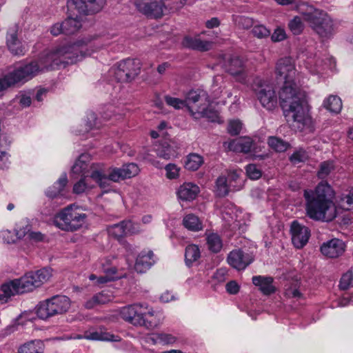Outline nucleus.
<instances>
[{
  "label": "nucleus",
  "mask_w": 353,
  "mask_h": 353,
  "mask_svg": "<svg viewBox=\"0 0 353 353\" xmlns=\"http://www.w3.org/2000/svg\"><path fill=\"white\" fill-rule=\"evenodd\" d=\"M101 47V42L95 40L86 44L77 43L63 46L46 52L38 61L19 67L0 79V92L32 79L45 69L54 70L61 65L76 63Z\"/></svg>",
  "instance_id": "f257e3e1"
},
{
  "label": "nucleus",
  "mask_w": 353,
  "mask_h": 353,
  "mask_svg": "<svg viewBox=\"0 0 353 353\" xmlns=\"http://www.w3.org/2000/svg\"><path fill=\"white\" fill-rule=\"evenodd\" d=\"M279 99L285 117L292 119L299 128L310 124L307 94L297 83L283 84L279 92Z\"/></svg>",
  "instance_id": "f03ea898"
},
{
  "label": "nucleus",
  "mask_w": 353,
  "mask_h": 353,
  "mask_svg": "<svg viewBox=\"0 0 353 353\" xmlns=\"http://www.w3.org/2000/svg\"><path fill=\"white\" fill-rule=\"evenodd\" d=\"M334 191L325 181H321L315 190H305L307 215L314 220L331 221L335 217L333 198Z\"/></svg>",
  "instance_id": "7ed1b4c3"
},
{
  "label": "nucleus",
  "mask_w": 353,
  "mask_h": 353,
  "mask_svg": "<svg viewBox=\"0 0 353 353\" xmlns=\"http://www.w3.org/2000/svg\"><path fill=\"white\" fill-rule=\"evenodd\" d=\"M119 314L125 321L136 326H144L147 329L156 328L163 319L161 312L154 311L145 303H137L123 307Z\"/></svg>",
  "instance_id": "20e7f679"
},
{
  "label": "nucleus",
  "mask_w": 353,
  "mask_h": 353,
  "mask_svg": "<svg viewBox=\"0 0 353 353\" xmlns=\"http://www.w3.org/2000/svg\"><path fill=\"white\" fill-rule=\"evenodd\" d=\"M303 19L322 39L331 38L335 32V24L331 17L323 10L303 4L299 8Z\"/></svg>",
  "instance_id": "39448f33"
},
{
  "label": "nucleus",
  "mask_w": 353,
  "mask_h": 353,
  "mask_svg": "<svg viewBox=\"0 0 353 353\" xmlns=\"http://www.w3.org/2000/svg\"><path fill=\"white\" fill-rule=\"evenodd\" d=\"M88 216L80 209L70 205L63 208L54 218V224L59 229L74 232L81 229L86 223Z\"/></svg>",
  "instance_id": "423d86ee"
},
{
  "label": "nucleus",
  "mask_w": 353,
  "mask_h": 353,
  "mask_svg": "<svg viewBox=\"0 0 353 353\" xmlns=\"http://www.w3.org/2000/svg\"><path fill=\"white\" fill-rule=\"evenodd\" d=\"M70 307L69 298L57 295L41 302L37 306V314L39 319H47L54 315L66 312Z\"/></svg>",
  "instance_id": "0eeeda50"
},
{
  "label": "nucleus",
  "mask_w": 353,
  "mask_h": 353,
  "mask_svg": "<svg viewBox=\"0 0 353 353\" xmlns=\"http://www.w3.org/2000/svg\"><path fill=\"white\" fill-rule=\"evenodd\" d=\"M254 91L264 108L273 110L277 107V96L272 84L262 79H256L254 84Z\"/></svg>",
  "instance_id": "6e6552de"
},
{
  "label": "nucleus",
  "mask_w": 353,
  "mask_h": 353,
  "mask_svg": "<svg viewBox=\"0 0 353 353\" xmlns=\"http://www.w3.org/2000/svg\"><path fill=\"white\" fill-rule=\"evenodd\" d=\"M141 63L138 59H127L113 68L115 79L121 82H130L140 73Z\"/></svg>",
  "instance_id": "1a4fd4ad"
},
{
  "label": "nucleus",
  "mask_w": 353,
  "mask_h": 353,
  "mask_svg": "<svg viewBox=\"0 0 353 353\" xmlns=\"http://www.w3.org/2000/svg\"><path fill=\"white\" fill-rule=\"evenodd\" d=\"M275 70L277 79L283 81V84L296 83L298 73L291 58L285 57L279 59Z\"/></svg>",
  "instance_id": "9d476101"
},
{
  "label": "nucleus",
  "mask_w": 353,
  "mask_h": 353,
  "mask_svg": "<svg viewBox=\"0 0 353 353\" xmlns=\"http://www.w3.org/2000/svg\"><path fill=\"white\" fill-rule=\"evenodd\" d=\"M90 177L101 188H105L110 185L109 181L119 182L125 180L122 167L111 168L108 173L105 174L102 170H92Z\"/></svg>",
  "instance_id": "9b49d317"
},
{
  "label": "nucleus",
  "mask_w": 353,
  "mask_h": 353,
  "mask_svg": "<svg viewBox=\"0 0 353 353\" xmlns=\"http://www.w3.org/2000/svg\"><path fill=\"white\" fill-rule=\"evenodd\" d=\"M133 4L137 10L148 17L154 18L161 17L165 3L156 0H134Z\"/></svg>",
  "instance_id": "f8f14e48"
},
{
  "label": "nucleus",
  "mask_w": 353,
  "mask_h": 353,
  "mask_svg": "<svg viewBox=\"0 0 353 353\" xmlns=\"http://www.w3.org/2000/svg\"><path fill=\"white\" fill-rule=\"evenodd\" d=\"M108 230L110 235L119 239L124 236L137 234L141 231V228L139 224L127 220L110 226Z\"/></svg>",
  "instance_id": "ddd939ff"
},
{
  "label": "nucleus",
  "mask_w": 353,
  "mask_h": 353,
  "mask_svg": "<svg viewBox=\"0 0 353 353\" xmlns=\"http://www.w3.org/2000/svg\"><path fill=\"white\" fill-rule=\"evenodd\" d=\"M253 256L241 249L231 251L228 256L227 261L230 265L238 270L245 269L252 263Z\"/></svg>",
  "instance_id": "4468645a"
},
{
  "label": "nucleus",
  "mask_w": 353,
  "mask_h": 353,
  "mask_svg": "<svg viewBox=\"0 0 353 353\" xmlns=\"http://www.w3.org/2000/svg\"><path fill=\"white\" fill-rule=\"evenodd\" d=\"M292 242L296 248H303L307 243L310 231L308 228L294 221L291 225Z\"/></svg>",
  "instance_id": "2eb2a0df"
},
{
  "label": "nucleus",
  "mask_w": 353,
  "mask_h": 353,
  "mask_svg": "<svg viewBox=\"0 0 353 353\" xmlns=\"http://www.w3.org/2000/svg\"><path fill=\"white\" fill-rule=\"evenodd\" d=\"M208 94L203 90H192L187 94L185 102L186 107L193 117L197 112L192 109L193 106L201 108L203 104L210 100Z\"/></svg>",
  "instance_id": "dca6fc26"
},
{
  "label": "nucleus",
  "mask_w": 353,
  "mask_h": 353,
  "mask_svg": "<svg viewBox=\"0 0 353 353\" xmlns=\"http://www.w3.org/2000/svg\"><path fill=\"white\" fill-rule=\"evenodd\" d=\"M345 251L344 243L339 239H332L324 243L321 247V253L329 258H336Z\"/></svg>",
  "instance_id": "f3484780"
},
{
  "label": "nucleus",
  "mask_w": 353,
  "mask_h": 353,
  "mask_svg": "<svg viewBox=\"0 0 353 353\" xmlns=\"http://www.w3.org/2000/svg\"><path fill=\"white\" fill-rule=\"evenodd\" d=\"M155 263L154 255L151 250H143L137 256L134 270L139 273H143L149 270Z\"/></svg>",
  "instance_id": "a211bd4d"
},
{
  "label": "nucleus",
  "mask_w": 353,
  "mask_h": 353,
  "mask_svg": "<svg viewBox=\"0 0 353 353\" xmlns=\"http://www.w3.org/2000/svg\"><path fill=\"white\" fill-rule=\"evenodd\" d=\"M224 145L230 151L248 153L253 147V141L250 137H243L225 142Z\"/></svg>",
  "instance_id": "6ab92c4d"
},
{
  "label": "nucleus",
  "mask_w": 353,
  "mask_h": 353,
  "mask_svg": "<svg viewBox=\"0 0 353 353\" xmlns=\"http://www.w3.org/2000/svg\"><path fill=\"white\" fill-rule=\"evenodd\" d=\"M200 192L199 187L192 183H184L177 190L178 197L183 201H192Z\"/></svg>",
  "instance_id": "aec40b11"
},
{
  "label": "nucleus",
  "mask_w": 353,
  "mask_h": 353,
  "mask_svg": "<svg viewBox=\"0 0 353 353\" xmlns=\"http://www.w3.org/2000/svg\"><path fill=\"white\" fill-rule=\"evenodd\" d=\"M113 299L112 293L110 291L103 290L88 299L84 304L87 309H92L97 305H103L109 303Z\"/></svg>",
  "instance_id": "412c9836"
},
{
  "label": "nucleus",
  "mask_w": 353,
  "mask_h": 353,
  "mask_svg": "<svg viewBox=\"0 0 353 353\" xmlns=\"http://www.w3.org/2000/svg\"><path fill=\"white\" fill-rule=\"evenodd\" d=\"M254 285L265 295H270L275 292V288L272 285L273 278L271 276H254L252 279Z\"/></svg>",
  "instance_id": "4be33fe9"
},
{
  "label": "nucleus",
  "mask_w": 353,
  "mask_h": 353,
  "mask_svg": "<svg viewBox=\"0 0 353 353\" xmlns=\"http://www.w3.org/2000/svg\"><path fill=\"white\" fill-rule=\"evenodd\" d=\"M182 44L185 48L199 51H207L212 48V42L203 41L199 37H185Z\"/></svg>",
  "instance_id": "5701e85b"
},
{
  "label": "nucleus",
  "mask_w": 353,
  "mask_h": 353,
  "mask_svg": "<svg viewBox=\"0 0 353 353\" xmlns=\"http://www.w3.org/2000/svg\"><path fill=\"white\" fill-rule=\"evenodd\" d=\"M192 109L197 111L193 116L196 119L206 118L210 121H215L218 118L217 111L210 105V99L203 104L201 108L193 106Z\"/></svg>",
  "instance_id": "b1692460"
},
{
  "label": "nucleus",
  "mask_w": 353,
  "mask_h": 353,
  "mask_svg": "<svg viewBox=\"0 0 353 353\" xmlns=\"http://www.w3.org/2000/svg\"><path fill=\"white\" fill-rule=\"evenodd\" d=\"M70 338L104 341H119L121 340L119 336L112 334L110 332H85L83 336L77 334Z\"/></svg>",
  "instance_id": "393cba45"
},
{
  "label": "nucleus",
  "mask_w": 353,
  "mask_h": 353,
  "mask_svg": "<svg viewBox=\"0 0 353 353\" xmlns=\"http://www.w3.org/2000/svg\"><path fill=\"white\" fill-rule=\"evenodd\" d=\"M0 300L7 302L8 299L16 294H22L19 286L17 284V279L4 283L1 288Z\"/></svg>",
  "instance_id": "a878e982"
},
{
  "label": "nucleus",
  "mask_w": 353,
  "mask_h": 353,
  "mask_svg": "<svg viewBox=\"0 0 353 353\" xmlns=\"http://www.w3.org/2000/svg\"><path fill=\"white\" fill-rule=\"evenodd\" d=\"M90 161V156L88 154H81L72 168V173L81 176H88L87 172Z\"/></svg>",
  "instance_id": "bb28decb"
},
{
  "label": "nucleus",
  "mask_w": 353,
  "mask_h": 353,
  "mask_svg": "<svg viewBox=\"0 0 353 353\" xmlns=\"http://www.w3.org/2000/svg\"><path fill=\"white\" fill-rule=\"evenodd\" d=\"M32 281L35 283L36 288L47 282L52 276V270L50 268H43L36 272H30L28 273Z\"/></svg>",
  "instance_id": "cd10ccee"
},
{
  "label": "nucleus",
  "mask_w": 353,
  "mask_h": 353,
  "mask_svg": "<svg viewBox=\"0 0 353 353\" xmlns=\"http://www.w3.org/2000/svg\"><path fill=\"white\" fill-rule=\"evenodd\" d=\"M34 327V323L27 314H21L14 319L9 325L11 331L19 330H30Z\"/></svg>",
  "instance_id": "c85d7f7f"
},
{
  "label": "nucleus",
  "mask_w": 353,
  "mask_h": 353,
  "mask_svg": "<svg viewBox=\"0 0 353 353\" xmlns=\"http://www.w3.org/2000/svg\"><path fill=\"white\" fill-rule=\"evenodd\" d=\"M225 69L228 72L233 76L241 74L244 70V65L243 61L237 56L231 57L226 65Z\"/></svg>",
  "instance_id": "c756f323"
},
{
  "label": "nucleus",
  "mask_w": 353,
  "mask_h": 353,
  "mask_svg": "<svg viewBox=\"0 0 353 353\" xmlns=\"http://www.w3.org/2000/svg\"><path fill=\"white\" fill-rule=\"evenodd\" d=\"M68 183L66 174H63L54 185L50 187L46 191V196L50 199H54L61 194L65 186Z\"/></svg>",
  "instance_id": "7c9ffc66"
},
{
  "label": "nucleus",
  "mask_w": 353,
  "mask_h": 353,
  "mask_svg": "<svg viewBox=\"0 0 353 353\" xmlns=\"http://www.w3.org/2000/svg\"><path fill=\"white\" fill-rule=\"evenodd\" d=\"M147 341L153 344H172L175 341V337L168 332H152L148 334Z\"/></svg>",
  "instance_id": "2f4dec72"
},
{
  "label": "nucleus",
  "mask_w": 353,
  "mask_h": 353,
  "mask_svg": "<svg viewBox=\"0 0 353 353\" xmlns=\"http://www.w3.org/2000/svg\"><path fill=\"white\" fill-rule=\"evenodd\" d=\"M335 67V60L332 57H327L325 60L318 59L314 67L309 68V70L313 74L322 73L325 69L330 70Z\"/></svg>",
  "instance_id": "473e14b6"
},
{
  "label": "nucleus",
  "mask_w": 353,
  "mask_h": 353,
  "mask_svg": "<svg viewBox=\"0 0 353 353\" xmlns=\"http://www.w3.org/2000/svg\"><path fill=\"white\" fill-rule=\"evenodd\" d=\"M103 272L105 275L98 276L97 280L95 282L96 284L100 285L106 283L119 278L117 275V268L116 267L108 268L103 263Z\"/></svg>",
  "instance_id": "72a5a7b5"
},
{
  "label": "nucleus",
  "mask_w": 353,
  "mask_h": 353,
  "mask_svg": "<svg viewBox=\"0 0 353 353\" xmlns=\"http://www.w3.org/2000/svg\"><path fill=\"white\" fill-rule=\"evenodd\" d=\"M64 34H72L77 32L81 27V19L79 17H68L63 22Z\"/></svg>",
  "instance_id": "f704fd0d"
},
{
  "label": "nucleus",
  "mask_w": 353,
  "mask_h": 353,
  "mask_svg": "<svg viewBox=\"0 0 353 353\" xmlns=\"http://www.w3.org/2000/svg\"><path fill=\"white\" fill-rule=\"evenodd\" d=\"M43 344L41 341H31L21 345L18 353H43Z\"/></svg>",
  "instance_id": "c9c22d12"
},
{
  "label": "nucleus",
  "mask_w": 353,
  "mask_h": 353,
  "mask_svg": "<svg viewBox=\"0 0 353 353\" xmlns=\"http://www.w3.org/2000/svg\"><path fill=\"white\" fill-rule=\"evenodd\" d=\"M203 162L202 156L196 153H192L186 157L185 168L188 170L196 171L201 166Z\"/></svg>",
  "instance_id": "e433bc0d"
},
{
  "label": "nucleus",
  "mask_w": 353,
  "mask_h": 353,
  "mask_svg": "<svg viewBox=\"0 0 353 353\" xmlns=\"http://www.w3.org/2000/svg\"><path fill=\"white\" fill-rule=\"evenodd\" d=\"M185 228L192 231H199L203 229V224L198 216L193 214H187L183 220Z\"/></svg>",
  "instance_id": "4c0bfd02"
},
{
  "label": "nucleus",
  "mask_w": 353,
  "mask_h": 353,
  "mask_svg": "<svg viewBox=\"0 0 353 353\" xmlns=\"http://www.w3.org/2000/svg\"><path fill=\"white\" fill-rule=\"evenodd\" d=\"M206 243L209 250L218 253L223 247V242L220 236L216 233H211L206 236Z\"/></svg>",
  "instance_id": "58836bf2"
},
{
  "label": "nucleus",
  "mask_w": 353,
  "mask_h": 353,
  "mask_svg": "<svg viewBox=\"0 0 353 353\" xmlns=\"http://www.w3.org/2000/svg\"><path fill=\"white\" fill-rule=\"evenodd\" d=\"M200 257L201 252L197 245L191 244L186 247L185 252V261L188 266L196 261Z\"/></svg>",
  "instance_id": "ea45409f"
},
{
  "label": "nucleus",
  "mask_w": 353,
  "mask_h": 353,
  "mask_svg": "<svg viewBox=\"0 0 353 353\" xmlns=\"http://www.w3.org/2000/svg\"><path fill=\"white\" fill-rule=\"evenodd\" d=\"M323 106L331 112L339 113L342 109V101L339 97L330 95L324 101Z\"/></svg>",
  "instance_id": "a19ab883"
},
{
  "label": "nucleus",
  "mask_w": 353,
  "mask_h": 353,
  "mask_svg": "<svg viewBox=\"0 0 353 353\" xmlns=\"http://www.w3.org/2000/svg\"><path fill=\"white\" fill-rule=\"evenodd\" d=\"M268 145L270 148L277 152H283L290 147L288 142L276 137H270L268 140Z\"/></svg>",
  "instance_id": "79ce46f5"
},
{
  "label": "nucleus",
  "mask_w": 353,
  "mask_h": 353,
  "mask_svg": "<svg viewBox=\"0 0 353 353\" xmlns=\"http://www.w3.org/2000/svg\"><path fill=\"white\" fill-rule=\"evenodd\" d=\"M241 172L232 170L228 173L227 179L232 191L239 190L243 187V179L240 177Z\"/></svg>",
  "instance_id": "37998d69"
},
{
  "label": "nucleus",
  "mask_w": 353,
  "mask_h": 353,
  "mask_svg": "<svg viewBox=\"0 0 353 353\" xmlns=\"http://www.w3.org/2000/svg\"><path fill=\"white\" fill-rule=\"evenodd\" d=\"M232 189L224 176H220L216 180V193L219 196H226Z\"/></svg>",
  "instance_id": "c03bdc74"
},
{
  "label": "nucleus",
  "mask_w": 353,
  "mask_h": 353,
  "mask_svg": "<svg viewBox=\"0 0 353 353\" xmlns=\"http://www.w3.org/2000/svg\"><path fill=\"white\" fill-rule=\"evenodd\" d=\"M225 88V83L221 76H216L213 80L211 88V94L213 99H219Z\"/></svg>",
  "instance_id": "a18cd8bd"
},
{
  "label": "nucleus",
  "mask_w": 353,
  "mask_h": 353,
  "mask_svg": "<svg viewBox=\"0 0 353 353\" xmlns=\"http://www.w3.org/2000/svg\"><path fill=\"white\" fill-rule=\"evenodd\" d=\"M32 279L28 273L20 279H17V284L22 294L31 292L36 288L35 283L34 284Z\"/></svg>",
  "instance_id": "49530a36"
},
{
  "label": "nucleus",
  "mask_w": 353,
  "mask_h": 353,
  "mask_svg": "<svg viewBox=\"0 0 353 353\" xmlns=\"http://www.w3.org/2000/svg\"><path fill=\"white\" fill-rule=\"evenodd\" d=\"M305 26L302 21V18L299 16H295L288 23V28L294 35L301 34Z\"/></svg>",
  "instance_id": "de8ad7c7"
},
{
  "label": "nucleus",
  "mask_w": 353,
  "mask_h": 353,
  "mask_svg": "<svg viewBox=\"0 0 353 353\" xmlns=\"http://www.w3.org/2000/svg\"><path fill=\"white\" fill-rule=\"evenodd\" d=\"M232 20L239 28L243 29H249L254 23L252 18L245 16L233 15Z\"/></svg>",
  "instance_id": "09e8293b"
},
{
  "label": "nucleus",
  "mask_w": 353,
  "mask_h": 353,
  "mask_svg": "<svg viewBox=\"0 0 353 353\" xmlns=\"http://www.w3.org/2000/svg\"><path fill=\"white\" fill-rule=\"evenodd\" d=\"M122 170L125 179L134 177L137 176L139 172V168L138 165L134 163L124 164L122 166Z\"/></svg>",
  "instance_id": "8fccbe9b"
},
{
  "label": "nucleus",
  "mask_w": 353,
  "mask_h": 353,
  "mask_svg": "<svg viewBox=\"0 0 353 353\" xmlns=\"http://www.w3.org/2000/svg\"><path fill=\"white\" fill-rule=\"evenodd\" d=\"M164 100L168 105L172 107L176 110L182 109L183 108L186 107L185 101L176 97L165 95L164 97Z\"/></svg>",
  "instance_id": "3c124183"
},
{
  "label": "nucleus",
  "mask_w": 353,
  "mask_h": 353,
  "mask_svg": "<svg viewBox=\"0 0 353 353\" xmlns=\"http://www.w3.org/2000/svg\"><path fill=\"white\" fill-rule=\"evenodd\" d=\"M334 168V166L332 161H327L321 163L317 173L319 178L325 179L332 172Z\"/></svg>",
  "instance_id": "603ef678"
},
{
  "label": "nucleus",
  "mask_w": 353,
  "mask_h": 353,
  "mask_svg": "<svg viewBox=\"0 0 353 353\" xmlns=\"http://www.w3.org/2000/svg\"><path fill=\"white\" fill-rule=\"evenodd\" d=\"M158 157L169 160L175 156V151L168 145H162L157 150Z\"/></svg>",
  "instance_id": "864d4df0"
},
{
  "label": "nucleus",
  "mask_w": 353,
  "mask_h": 353,
  "mask_svg": "<svg viewBox=\"0 0 353 353\" xmlns=\"http://www.w3.org/2000/svg\"><path fill=\"white\" fill-rule=\"evenodd\" d=\"M88 176H82V178L73 186V192L80 194L85 192L86 190L92 188L87 183Z\"/></svg>",
  "instance_id": "5fc2aeb1"
},
{
  "label": "nucleus",
  "mask_w": 353,
  "mask_h": 353,
  "mask_svg": "<svg viewBox=\"0 0 353 353\" xmlns=\"http://www.w3.org/2000/svg\"><path fill=\"white\" fill-rule=\"evenodd\" d=\"M308 159V155L305 150L303 148H299L296 150L290 157L292 163L296 164L301 162H304Z\"/></svg>",
  "instance_id": "6e6d98bb"
},
{
  "label": "nucleus",
  "mask_w": 353,
  "mask_h": 353,
  "mask_svg": "<svg viewBox=\"0 0 353 353\" xmlns=\"http://www.w3.org/2000/svg\"><path fill=\"white\" fill-rule=\"evenodd\" d=\"M17 241L15 232L9 230H2L0 231V242L3 243H14Z\"/></svg>",
  "instance_id": "4d7b16f0"
},
{
  "label": "nucleus",
  "mask_w": 353,
  "mask_h": 353,
  "mask_svg": "<svg viewBox=\"0 0 353 353\" xmlns=\"http://www.w3.org/2000/svg\"><path fill=\"white\" fill-rule=\"evenodd\" d=\"M166 177L169 179H176L179 176L180 168L174 163H169L165 167Z\"/></svg>",
  "instance_id": "13d9d810"
},
{
  "label": "nucleus",
  "mask_w": 353,
  "mask_h": 353,
  "mask_svg": "<svg viewBox=\"0 0 353 353\" xmlns=\"http://www.w3.org/2000/svg\"><path fill=\"white\" fill-rule=\"evenodd\" d=\"M91 14L99 12L105 3V0H85Z\"/></svg>",
  "instance_id": "bf43d9fd"
},
{
  "label": "nucleus",
  "mask_w": 353,
  "mask_h": 353,
  "mask_svg": "<svg viewBox=\"0 0 353 353\" xmlns=\"http://www.w3.org/2000/svg\"><path fill=\"white\" fill-rule=\"evenodd\" d=\"M71 4L74 6V8L79 14H91L89 11L88 6L85 0H72Z\"/></svg>",
  "instance_id": "052dcab7"
},
{
  "label": "nucleus",
  "mask_w": 353,
  "mask_h": 353,
  "mask_svg": "<svg viewBox=\"0 0 353 353\" xmlns=\"http://www.w3.org/2000/svg\"><path fill=\"white\" fill-rule=\"evenodd\" d=\"M18 28L17 26H14L10 28L8 32L7 35V46L13 48V43H19L20 41L17 38Z\"/></svg>",
  "instance_id": "680f3d73"
},
{
  "label": "nucleus",
  "mask_w": 353,
  "mask_h": 353,
  "mask_svg": "<svg viewBox=\"0 0 353 353\" xmlns=\"http://www.w3.org/2000/svg\"><path fill=\"white\" fill-rule=\"evenodd\" d=\"M252 32L254 36L259 39L268 37L270 34V31L263 25L254 26Z\"/></svg>",
  "instance_id": "e2e57ef3"
},
{
  "label": "nucleus",
  "mask_w": 353,
  "mask_h": 353,
  "mask_svg": "<svg viewBox=\"0 0 353 353\" xmlns=\"http://www.w3.org/2000/svg\"><path fill=\"white\" fill-rule=\"evenodd\" d=\"M242 128V123L239 120L230 121L228 125V132L231 135H237L240 133Z\"/></svg>",
  "instance_id": "0e129e2a"
},
{
  "label": "nucleus",
  "mask_w": 353,
  "mask_h": 353,
  "mask_svg": "<svg viewBox=\"0 0 353 353\" xmlns=\"http://www.w3.org/2000/svg\"><path fill=\"white\" fill-rule=\"evenodd\" d=\"M246 173L251 179H258L261 176V171L254 164H249L246 166Z\"/></svg>",
  "instance_id": "69168bd1"
},
{
  "label": "nucleus",
  "mask_w": 353,
  "mask_h": 353,
  "mask_svg": "<svg viewBox=\"0 0 353 353\" xmlns=\"http://www.w3.org/2000/svg\"><path fill=\"white\" fill-rule=\"evenodd\" d=\"M352 279H353V276H352V272H347L345 273L342 276V277L340 280V283H339L340 288L342 290L348 289L352 283Z\"/></svg>",
  "instance_id": "338daca9"
},
{
  "label": "nucleus",
  "mask_w": 353,
  "mask_h": 353,
  "mask_svg": "<svg viewBox=\"0 0 353 353\" xmlns=\"http://www.w3.org/2000/svg\"><path fill=\"white\" fill-rule=\"evenodd\" d=\"M30 230L31 226L30 225H26L19 229H16L14 231L16 239L20 240L24 239L27 241L28 238V233L30 232Z\"/></svg>",
  "instance_id": "774afa93"
}]
</instances>
